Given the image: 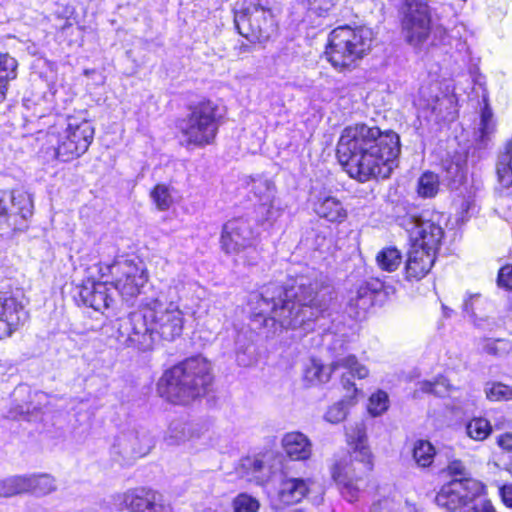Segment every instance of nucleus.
Listing matches in <instances>:
<instances>
[{
	"label": "nucleus",
	"instance_id": "1",
	"mask_svg": "<svg viewBox=\"0 0 512 512\" xmlns=\"http://www.w3.org/2000/svg\"><path fill=\"white\" fill-rule=\"evenodd\" d=\"M400 137L394 131L356 124L343 129L336 156L347 174L359 182L388 178L397 166Z\"/></svg>",
	"mask_w": 512,
	"mask_h": 512
},
{
	"label": "nucleus",
	"instance_id": "2",
	"mask_svg": "<svg viewBox=\"0 0 512 512\" xmlns=\"http://www.w3.org/2000/svg\"><path fill=\"white\" fill-rule=\"evenodd\" d=\"M185 324L183 311L173 300L162 297L148 299L139 310L129 314L121 325L127 341L139 350H150L157 340L172 342L182 335Z\"/></svg>",
	"mask_w": 512,
	"mask_h": 512
},
{
	"label": "nucleus",
	"instance_id": "3",
	"mask_svg": "<svg viewBox=\"0 0 512 512\" xmlns=\"http://www.w3.org/2000/svg\"><path fill=\"white\" fill-rule=\"evenodd\" d=\"M346 437L348 455L332 466L331 476L343 498L352 503L358 499L361 484L373 469V454L363 422L349 426Z\"/></svg>",
	"mask_w": 512,
	"mask_h": 512
},
{
	"label": "nucleus",
	"instance_id": "4",
	"mask_svg": "<svg viewBox=\"0 0 512 512\" xmlns=\"http://www.w3.org/2000/svg\"><path fill=\"white\" fill-rule=\"evenodd\" d=\"M212 380L211 364L204 357L195 356L166 370L158 381L157 389L168 402L187 405L204 396Z\"/></svg>",
	"mask_w": 512,
	"mask_h": 512
},
{
	"label": "nucleus",
	"instance_id": "5",
	"mask_svg": "<svg viewBox=\"0 0 512 512\" xmlns=\"http://www.w3.org/2000/svg\"><path fill=\"white\" fill-rule=\"evenodd\" d=\"M93 137L94 128L89 121L59 116L45 134V150L51 158L68 162L84 154Z\"/></svg>",
	"mask_w": 512,
	"mask_h": 512
},
{
	"label": "nucleus",
	"instance_id": "6",
	"mask_svg": "<svg viewBox=\"0 0 512 512\" xmlns=\"http://www.w3.org/2000/svg\"><path fill=\"white\" fill-rule=\"evenodd\" d=\"M293 304L290 307V329L302 327L309 331L311 322L326 311L333 299L332 287L317 277H298L290 286Z\"/></svg>",
	"mask_w": 512,
	"mask_h": 512
},
{
	"label": "nucleus",
	"instance_id": "7",
	"mask_svg": "<svg viewBox=\"0 0 512 512\" xmlns=\"http://www.w3.org/2000/svg\"><path fill=\"white\" fill-rule=\"evenodd\" d=\"M402 29L405 40L415 48H421L433 35L432 45H450L452 40L460 35L463 26H455L451 35L441 25H432V16L430 7L418 0L407 2V9L402 20Z\"/></svg>",
	"mask_w": 512,
	"mask_h": 512
},
{
	"label": "nucleus",
	"instance_id": "8",
	"mask_svg": "<svg viewBox=\"0 0 512 512\" xmlns=\"http://www.w3.org/2000/svg\"><path fill=\"white\" fill-rule=\"evenodd\" d=\"M372 32L368 28L340 26L329 34L325 55L337 70L352 67L370 49Z\"/></svg>",
	"mask_w": 512,
	"mask_h": 512
},
{
	"label": "nucleus",
	"instance_id": "9",
	"mask_svg": "<svg viewBox=\"0 0 512 512\" xmlns=\"http://www.w3.org/2000/svg\"><path fill=\"white\" fill-rule=\"evenodd\" d=\"M285 461L283 454L268 451L241 459L236 472L240 478L248 482L270 483L279 498L285 501L288 482Z\"/></svg>",
	"mask_w": 512,
	"mask_h": 512
},
{
	"label": "nucleus",
	"instance_id": "10",
	"mask_svg": "<svg viewBox=\"0 0 512 512\" xmlns=\"http://www.w3.org/2000/svg\"><path fill=\"white\" fill-rule=\"evenodd\" d=\"M217 105L201 101L189 108V113L178 121L181 143L186 146L204 147L211 144L217 134Z\"/></svg>",
	"mask_w": 512,
	"mask_h": 512
},
{
	"label": "nucleus",
	"instance_id": "11",
	"mask_svg": "<svg viewBox=\"0 0 512 512\" xmlns=\"http://www.w3.org/2000/svg\"><path fill=\"white\" fill-rule=\"evenodd\" d=\"M444 215L426 210L419 215L407 214L400 225L407 231L412 247L437 252L444 238Z\"/></svg>",
	"mask_w": 512,
	"mask_h": 512
},
{
	"label": "nucleus",
	"instance_id": "12",
	"mask_svg": "<svg viewBox=\"0 0 512 512\" xmlns=\"http://www.w3.org/2000/svg\"><path fill=\"white\" fill-rule=\"evenodd\" d=\"M234 23L239 34L251 42L267 41L277 31L271 10L260 0H245L243 8L235 12Z\"/></svg>",
	"mask_w": 512,
	"mask_h": 512
},
{
	"label": "nucleus",
	"instance_id": "13",
	"mask_svg": "<svg viewBox=\"0 0 512 512\" xmlns=\"http://www.w3.org/2000/svg\"><path fill=\"white\" fill-rule=\"evenodd\" d=\"M33 209V199L28 192L0 190V236L11 237L27 229Z\"/></svg>",
	"mask_w": 512,
	"mask_h": 512
},
{
	"label": "nucleus",
	"instance_id": "14",
	"mask_svg": "<svg viewBox=\"0 0 512 512\" xmlns=\"http://www.w3.org/2000/svg\"><path fill=\"white\" fill-rule=\"evenodd\" d=\"M338 368L347 370L341 376V383L347 391L353 389V394L357 392L355 384L351 381L352 377L363 379L368 375V369L360 364L354 355H343L339 353L329 366H325L316 360H312L310 366L305 370V378L312 383H326L331 374Z\"/></svg>",
	"mask_w": 512,
	"mask_h": 512
},
{
	"label": "nucleus",
	"instance_id": "15",
	"mask_svg": "<svg viewBox=\"0 0 512 512\" xmlns=\"http://www.w3.org/2000/svg\"><path fill=\"white\" fill-rule=\"evenodd\" d=\"M154 445V438L148 430L129 428L115 437L110 453L120 465L129 466L149 454Z\"/></svg>",
	"mask_w": 512,
	"mask_h": 512
},
{
	"label": "nucleus",
	"instance_id": "16",
	"mask_svg": "<svg viewBox=\"0 0 512 512\" xmlns=\"http://www.w3.org/2000/svg\"><path fill=\"white\" fill-rule=\"evenodd\" d=\"M106 268L113 278L110 286H113V289L117 290L125 300L137 296L147 282V274L143 266L134 260L117 258Z\"/></svg>",
	"mask_w": 512,
	"mask_h": 512
},
{
	"label": "nucleus",
	"instance_id": "17",
	"mask_svg": "<svg viewBox=\"0 0 512 512\" xmlns=\"http://www.w3.org/2000/svg\"><path fill=\"white\" fill-rule=\"evenodd\" d=\"M483 491V486L471 478L453 479L443 485L435 497L438 506L448 510L466 508L474 497L479 496Z\"/></svg>",
	"mask_w": 512,
	"mask_h": 512
},
{
	"label": "nucleus",
	"instance_id": "18",
	"mask_svg": "<svg viewBox=\"0 0 512 512\" xmlns=\"http://www.w3.org/2000/svg\"><path fill=\"white\" fill-rule=\"evenodd\" d=\"M121 504L130 512H173L171 503L161 493L145 488L126 491Z\"/></svg>",
	"mask_w": 512,
	"mask_h": 512
},
{
	"label": "nucleus",
	"instance_id": "19",
	"mask_svg": "<svg viewBox=\"0 0 512 512\" xmlns=\"http://www.w3.org/2000/svg\"><path fill=\"white\" fill-rule=\"evenodd\" d=\"M28 319V312L17 296L0 291V339L10 337Z\"/></svg>",
	"mask_w": 512,
	"mask_h": 512
},
{
	"label": "nucleus",
	"instance_id": "20",
	"mask_svg": "<svg viewBox=\"0 0 512 512\" xmlns=\"http://www.w3.org/2000/svg\"><path fill=\"white\" fill-rule=\"evenodd\" d=\"M287 302V289L283 286L269 285L262 293L250 297V305L255 316H272L276 319L283 312Z\"/></svg>",
	"mask_w": 512,
	"mask_h": 512
},
{
	"label": "nucleus",
	"instance_id": "21",
	"mask_svg": "<svg viewBox=\"0 0 512 512\" xmlns=\"http://www.w3.org/2000/svg\"><path fill=\"white\" fill-rule=\"evenodd\" d=\"M383 282L371 278L361 282L355 290L350 291L347 311L351 317L361 320L368 310L373 307L375 298L383 290Z\"/></svg>",
	"mask_w": 512,
	"mask_h": 512
},
{
	"label": "nucleus",
	"instance_id": "22",
	"mask_svg": "<svg viewBox=\"0 0 512 512\" xmlns=\"http://www.w3.org/2000/svg\"><path fill=\"white\" fill-rule=\"evenodd\" d=\"M254 232L246 219L236 218L224 224L221 246L226 253H237L252 245Z\"/></svg>",
	"mask_w": 512,
	"mask_h": 512
},
{
	"label": "nucleus",
	"instance_id": "23",
	"mask_svg": "<svg viewBox=\"0 0 512 512\" xmlns=\"http://www.w3.org/2000/svg\"><path fill=\"white\" fill-rule=\"evenodd\" d=\"M107 282H96L92 279L83 281L79 287V298L84 305L93 308L95 311L108 309L114 302L112 291Z\"/></svg>",
	"mask_w": 512,
	"mask_h": 512
},
{
	"label": "nucleus",
	"instance_id": "24",
	"mask_svg": "<svg viewBox=\"0 0 512 512\" xmlns=\"http://www.w3.org/2000/svg\"><path fill=\"white\" fill-rule=\"evenodd\" d=\"M313 211L329 222L341 223L347 218V210L343 203L330 192H319L312 197Z\"/></svg>",
	"mask_w": 512,
	"mask_h": 512
},
{
	"label": "nucleus",
	"instance_id": "25",
	"mask_svg": "<svg viewBox=\"0 0 512 512\" xmlns=\"http://www.w3.org/2000/svg\"><path fill=\"white\" fill-rule=\"evenodd\" d=\"M204 425L178 418L170 422L164 436L167 445L176 446L194 438H199L205 431Z\"/></svg>",
	"mask_w": 512,
	"mask_h": 512
},
{
	"label": "nucleus",
	"instance_id": "26",
	"mask_svg": "<svg viewBox=\"0 0 512 512\" xmlns=\"http://www.w3.org/2000/svg\"><path fill=\"white\" fill-rule=\"evenodd\" d=\"M435 256L436 252L411 246L405 266L406 278L418 281L425 277L434 264Z\"/></svg>",
	"mask_w": 512,
	"mask_h": 512
},
{
	"label": "nucleus",
	"instance_id": "27",
	"mask_svg": "<svg viewBox=\"0 0 512 512\" xmlns=\"http://www.w3.org/2000/svg\"><path fill=\"white\" fill-rule=\"evenodd\" d=\"M248 185L250 192L253 193L254 197L259 201L260 206L267 208L266 220L271 219L274 215L272 209L276 199V187L274 183L264 176H257L252 177Z\"/></svg>",
	"mask_w": 512,
	"mask_h": 512
},
{
	"label": "nucleus",
	"instance_id": "28",
	"mask_svg": "<svg viewBox=\"0 0 512 512\" xmlns=\"http://www.w3.org/2000/svg\"><path fill=\"white\" fill-rule=\"evenodd\" d=\"M446 178L451 182L453 188H457L467 179L468 163L467 157L458 155L445 165Z\"/></svg>",
	"mask_w": 512,
	"mask_h": 512
},
{
	"label": "nucleus",
	"instance_id": "29",
	"mask_svg": "<svg viewBox=\"0 0 512 512\" xmlns=\"http://www.w3.org/2000/svg\"><path fill=\"white\" fill-rule=\"evenodd\" d=\"M28 492L37 497L46 496L57 489L55 479L48 474L27 475Z\"/></svg>",
	"mask_w": 512,
	"mask_h": 512
},
{
	"label": "nucleus",
	"instance_id": "30",
	"mask_svg": "<svg viewBox=\"0 0 512 512\" xmlns=\"http://www.w3.org/2000/svg\"><path fill=\"white\" fill-rule=\"evenodd\" d=\"M312 454V443L301 432H290V460H307Z\"/></svg>",
	"mask_w": 512,
	"mask_h": 512
},
{
	"label": "nucleus",
	"instance_id": "31",
	"mask_svg": "<svg viewBox=\"0 0 512 512\" xmlns=\"http://www.w3.org/2000/svg\"><path fill=\"white\" fill-rule=\"evenodd\" d=\"M27 475H15L0 479V498H10L28 492Z\"/></svg>",
	"mask_w": 512,
	"mask_h": 512
},
{
	"label": "nucleus",
	"instance_id": "32",
	"mask_svg": "<svg viewBox=\"0 0 512 512\" xmlns=\"http://www.w3.org/2000/svg\"><path fill=\"white\" fill-rule=\"evenodd\" d=\"M17 60L7 53H0V98L7 90L6 82L17 76Z\"/></svg>",
	"mask_w": 512,
	"mask_h": 512
},
{
	"label": "nucleus",
	"instance_id": "33",
	"mask_svg": "<svg viewBox=\"0 0 512 512\" xmlns=\"http://www.w3.org/2000/svg\"><path fill=\"white\" fill-rule=\"evenodd\" d=\"M507 156H499L496 174L498 186L496 190L501 195H508L510 188L512 187V165L509 164Z\"/></svg>",
	"mask_w": 512,
	"mask_h": 512
},
{
	"label": "nucleus",
	"instance_id": "34",
	"mask_svg": "<svg viewBox=\"0 0 512 512\" xmlns=\"http://www.w3.org/2000/svg\"><path fill=\"white\" fill-rule=\"evenodd\" d=\"M402 261L400 251L395 247H385L377 253L376 262L381 270L393 272Z\"/></svg>",
	"mask_w": 512,
	"mask_h": 512
},
{
	"label": "nucleus",
	"instance_id": "35",
	"mask_svg": "<svg viewBox=\"0 0 512 512\" xmlns=\"http://www.w3.org/2000/svg\"><path fill=\"white\" fill-rule=\"evenodd\" d=\"M29 103H31L33 105V116L38 118V119H42V118H48V120H50V118L54 117L52 115V111L55 109V103H54V92L53 91H49V93H45L42 97L41 100L39 101H31V100H26L25 101V105L28 107V108H31ZM48 124H50V121L47 122Z\"/></svg>",
	"mask_w": 512,
	"mask_h": 512
},
{
	"label": "nucleus",
	"instance_id": "36",
	"mask_svg": "<svg viewBox=\"0 0 512 512\" xmlns=\"http://www.w3.org/2000/svg\"><path fill=\"white\" fill-rule=\"evenodd\" d=\"M435 456V448L425 440H418L413 447V459L419 467H428L432 464Z\"/></svg>",
	"mask_w": 512,
	"mask_h": 512
},
{
	"label": "nucleus",
	"instance_id": "37",
	"mask_svg": "<svg viewBox=\"0 0 512 512\" xmlns=\"http://www.w3.org/2000/svg\"><path fill=\"white\" fill-rule=\"evenodd\" d=\"M439 178L432 172H425L418 180L417 192L421 197L432 198L439 191Z\"/></svg>",
	"mask_w": 512,
	"mask_h": 512
},
{
	"label": "nucleus",
	"instance_id": "38",
	"mask_svg": "<svg viewBox=\"0 0 512 512\" xmlns=\"http://www.w3.org/2000/svg\"><path fill=\"white\" fill-rule=\"evenodd\" d=\"M495 128L493 113L488 103H485V106L482 109L480 116V123L477 130V140L481 143H485L489 136L493 133Z\"/></svg>",
	"mask_w": 512,
	"mask_h": 512
},
{
	"label": "nucleus",
	"instance_id": "39",
	"mask_svg": "<svg viewBox=\"0 0 512 512\" xmlns=\"http://www.w3.org/2000/svg\"><path fill=\"white\" fill-rule=\"evenodd\" d=\"M491 431L489 421L484 418H474L466 425L467 435L476 441L485 440Z\"/></svg>",
	"mask_w": 512,
	"mask_h": 512
},
{
	"label": "nucleus",
	"instance_id": "40",
	"mask_svg": "<svg viewBox=\"0 0 512 512\" xmlns=\"http://www.w3.org/2000/svg\"><path fill=\"white\" fill-rule=\"evenodd\" d=\"M312 484L310 479L290 478V504L299 503L305 498Z\"/></svg>",
	"mask_w": 512,
	"mask_h": 512
},
{
	"label": "nucleus",
	"instance_id": "41",
	"mask_svg": "<svg viewBox=\"0 0 512 512\" xmlns=\"http://www.w3.org/2000/svg\"><path fill=\"white\" fill-rule=\"evenodd\" d=\"M485 393L491 401H507L512 399V387L500 382L487 383Z\"/></svg>",
	"mask_w": 512,
	"mask_h": 512
},
{
	"label": "nucleus",
	"instance_id": "42",
	"mask_svg": "<svg viewBox=\"0 0 512 512\" xmlns=\"http://www.w3.org/2000/svg\"><path fill=\"white\" fill-rule=\"evenodd\" d=\"M150 195L156 207L161 211L168 210L173 203L170 189L164 184L156 185Z\"/></svg>",
	"mask_w": 512,
	"mask_h": 512
},
{
	"label": "nucleus",
	"instance_id": "43",
	"mask_svg": "<svg viewBox=\"0 0 512 512\" xmlns=\"http://www.w3.org/2000/svg\"><path fill=\"white\" fill-rule=\"evenodd\" d=\"M232 507L234 512H257L260 508V503L256 498L246 493H241L233 499Z\"/></svg>",
	"mask_w": 512,
	"mask_h": 512
},
{
	"label": "nucleus",
	"instance_id": "44",
	"mask_svg": "<svg viewBox=\"0 0 512 512\" xmlns=\"http://www.w3.org/2000/svg\"><path fill=\"white\" fill-rule=\"evenodd\" d=\"M350 401L341 400L330 406L325 414V419L333 424L342 422L348 414Z\"/></svg>",
	"mask_w": 512,
	"mask_h": 512
},
{
	"label": "nucleus",
	"instance_id": "45",
	"mask_svg": "<svg viewBox=\"0 0 512 512\" xmlns=\"http://www.w3.org/2000/svg\"><path fill=\"white\" fill-rule=\"evenodd\" d=\"M388 395L383 391H378L371 395L368 404V411L373 416H379L388 408Z\"/></svg>",
	"mask_w": 512,
	"mask_h": 512
},
{
	"label": "nucleus",
	"instance_id": "46",
	"mask_svg": "<svg viewBox=\"0 0 512 512\" xmlns=\"http://www.w3.org/2000/svg\"><path fill=\"white\" fill-rule=\"evenodd\" d=\"M462 512H497L490 500L479 496L474 497Z\"/></svg>",
	"mask_w": 512,
	"mask_h": 512
},
{
	"label": "nucleus",
	"instance_id": "47",
	"mask_svg": "<svg viewBox=\"0 0 512 512\" xmlns=\"http://www.w3.org/2000/svg\"><path fill=\"white\" fill-rule=\"evenodd\" d=\"M508 343L504 340H485L483 350L490 355H501L507 351Z\"/></svg>",
	"mask_w": 512,
	"mask_h": 512
},
{
	"label": "nucleus",
	"instance_id": "48",
	"mask_svg": "<svg viewBox=\"0 0 512 512\" xmlns=\"http://www.w3.org/2000/svg\"><path fill=\"white\" fill-rule=\"evenodd\" d=\"M36 410V407H33L31 410L30 405L27 404L26 406L19 405L9 411L8 417L11 419H25L31 421Z\"/></svg>",
	"mask_w": 512,
	"mask_h": 512
},
{
	"label": "nucleus",
	"instance_id": "49",
	"mask_svg": "<svg viewBox=\"0 0 512 512\" xmlns=\"http://www.w3.org/2000/svg\"><path fill=\"white\" fill-rule=\"evenodd\" d=\"M498 285L512 290V266L502 267L498 273Z\"/></svg>",
	"mask_w": 512,
	"mask_h": 512
},
{
	"label": "nucleus",
	"instance_id": "50",
	"mask_svg": "<svg viewBox=\"0 0 512 512\" xmlns=\"http://www.w3.org/2000/svg\"><path fill=\"white\" fill-rule=\"evenodd\" d=\"M440 386H444V382H440L439 380L430 382V381H422L419 383V388L424 393H431L434 395H441L442 391H440L438 388Z\"/></svg>",
	"mask_w": 512,
	"mask_h": 512
},
{
	"label": "nucleus",
	"instance_id": "51",
	"mask_svg": "<svg viewBox=\"0 0 512 512\" xmlns=\"http://www.w3.org/2000/svg\"><path fill=\"white\" fill-rule=\"evenodd\" d=\"M465 466L463 465V463L461 461H458V460H455V461H452L449 465H448V471L451 475H459V476H464L465 475Z\"/></svg>",
	"mask_w": 512,
	"mask_h": 512
},
{
	"label": "nucleus",
	"instance_id": "52",
	"mask_svg": "<svg viewBox=\"0 0 512 512\" xmlns=\"http://www.w3.org/2000/svg\"><path fill=\"white\" fill-rule=\"evenodd\" d=\"M497 443L503 450L512 452V434L506 433L499 436Z\"/></svg>",
	"mask_w": 512,
	"mask_h": 512
},
{
	"label": "nucleus",
	"instance_id": "53",
	"mask_svg": "<svg viewBox=\"0 0 512 512\" xmlns=\"http://www.w3.org/2000/svg\"><path fill=\"white\" fill-rule=\"evenodd\" d=\"M501 497L503 502L509 506L512 507V484L511 485H504L500 489Z\"/></svg>",
	"mask_w": 512,
	"mask_h": 512
},
{
	"label": "nucleus",
	"instance_id": "54",
	"mask_svg": "<svg viewBox=\"0 0 512 512\" xmlns=\"http://www.w3.org/2000/svg\"><path fill=\"white\" fill-rule=\"evenodd\" d=\"M331 241L325 235L316 234L315 238V249L323 251L325 248H328Z\"/></svg>",
	"mask_w": 512,
	"mask_h": 512
},
{
	"label": "nucleus",
	"instance_id": "55",
	"mask_svg": "<svg viewBox=\"0 0 512 512\" xmlns=\"http://www.w3.org/2000/svg\"><path fill=\"white\" fill-rule=\"evenodd\" d=\"M500 156H507L509 164L512 165V142L506 146V150Z\"/></svg>",
	"mask_w": 512,
	"mask_h": 512
},
{
	"label": "nucleus",
	"instance_id": "56",
	"mask_svg": "<svg viewBox=\"0 0 512 512\" xmlns=\"http://www.w3.org/2000/svg\"><path fill=\"white\" fill-rule=\"evenodd\" d=\"M470 301H471V299H469V300H465V302H464V304H463V308H464V310H465L467 313H469V312L472 310Z\"/></svg>",
	"mask_w": 512,
	"mask_h": 512
},
{
	"label": "nucleus",
	"instance_id": "57",
	"mask_svg": "<svg viewBox=\"0 0 512 512\" xmlns=\"http://www.w3.org/2000/svg\"><path fill=\"white\" fill-rule=\"evenodd\" d=\"M455 47H456L458 50H462V49H464V48H465V42H461L460 40H457Z\"/></svg>",
	"mask_w": 512,
	"mask_h": 512
},
{
	"label": "nucleus",
	"instance_id": "58",
	"mask_svg": "<svg viewBox=\"0 0 512 512\" xmlns=\"http://www.w3.org/2000/svg\"><path fill=\"white\" fill-rule=\"evenodd\" d=\"M237 361H238V363L240 365H243V366H247L248 365V363L244 359H242L240 354L237 355Z\"/></svg>",
	"mask_w": 512,
	"mask_h": 512
},
{
	"label": "nucleus",
	"instance_id": "59",
	"mask_svg": "<svg viewBox=\"0 0 512 512\" xmlns=\"http://www.w3.org/2000/svg\"><path fill=\"white\" fill-rule=\"evenodd\" d=\"M240 49L243 51V52H248L249 51V47L246 46V45H243L240 47Z\"/></svg>",
	"mask_w": 512,
	"mask_h": 512
},
{
	"label": "nucleus",
	"instance_id": "60",
	"mask_svg": "<svg viewBox=\"0 0 512 512\" xmlns=\"http://www.w3.org/2000/svg\"><path fill=\"white\" fill-rule=\"evenodd\" d=\"M443 309H444V314H445V316H448V313H447V312H448V309H447V307H446V306H443Z\"/></svg>",
	"mask_w": 512,
	"mask_h": 512
},
{
	"label": "nucleus",
	"instance_id": "61",
	"mask_svg": "<svg viewBox=\"0 0 512 512\" xmlns=\"http://www.w3.org/2000/svg\"><path fill=\"white\" fill-rule=\"evenodd\" d=\"M443 309H444V314H445V316H448V313H447V312H448V309H447V307H446V306H443Z\"/></svg>",
	"mask_w": 512,
	"mask_h": 512
},
{
	"label": "nucleus",
	"instance_id": "62",
	"mask_svg": "<svg viewBox=\"0 0 512 512\" xmlns=\"http://www.w3.org/2000/svg\"><path fill=\"white\" fill-rule=\"evenodd\" d=\"M204 512H217V511L209 508V509H206Z\"/></svg>",
	"mask_w": 512,
	"mask_h": 512
},
{
	"label": "nucleus",
	"instance_id": "63",
	"mask_svg": "<svg viewBox=\"0 0 512 512\" xmlns=\"http://www.w3.org/2000/svg\"><path fill=\"white\" fill-rule=\"evenodd\" d=\"M204 512H217V511L209 508V509H206Z\"/></svg>",
	"mask_w": 512,
	"mask_h": 512
},
{
	"label": "nucleus",
	"instance_id": "64",
	"mask_svg": "<svg viewBox=\"0 0 512 512\" xmlns=\"http://www.w3.org/2000/svg\"><path fill=\"white\" fill-rule=\"evenodd\" d=\"M204 512H217V511L209 508V509H206Z\"/></svg>",
	"mask_w": 512,
	"mask_h": 512
}]
</instances>
